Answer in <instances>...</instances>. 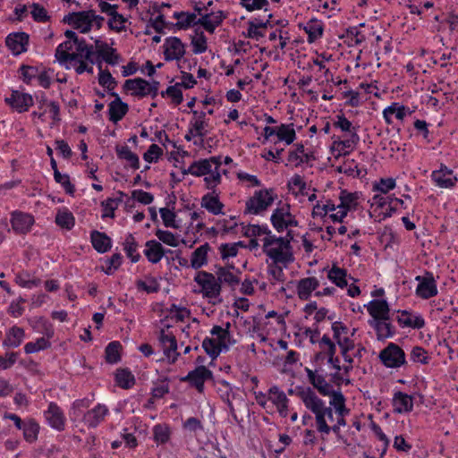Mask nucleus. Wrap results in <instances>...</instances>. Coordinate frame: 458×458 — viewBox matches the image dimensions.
Listing matches in <instances>:
<instances>
[{
	"label": "nucleus",
	"mask_w": 458,
	"mask_h": 458,
	"mask_svg": "<svg viewBox=\"0 0 458 458\" xmlns=\"http://www.w3.org/2000/svg\"><path fill=\"white\" fill-rule=\"evenodd\" d=\"M221 163L218 157H210L208 159H201L196 162H193L188 168V174H191L195 176H202L208 175L210 172H212L213 166L217 170L220 166Z\"/></svg>",
	"instance_id": "nucleus-9"
},
{
	"label": "nucleus",
	"mask_w": 458,
	"mask_h": 458,
	"mask_svg": "<svg viewBox=\"0 0 458 458\" xmlns=\"http://www.w3.org/2000/svg\"><path fill=\"white\" fill-rule=\"evenodd\" d=\"M240 244V242L222 244L219 247L222 259H225L228 258L235 257L238 253Z\"/></svg>",
	"instance_id": "nucleus-55"
},
{
	"label": "nucleus",
	"mask_w": 458,
	"mask_h": 458,
	"mask_svg": "<svg viewBox=\"0 0 458 458\" xmlns=\"http://www.w3.org/2000/svg\"><path fill=\"white\" fill-rule=\"evenodd\" d=\"M288 161L293 163L296 166L309 161V156L304 154L303 145L297 146L294 151L289 153Z\"/></svg>",
	"instance_id": "nucleus-52"
},
{
	"label": "nucleus",
	"mask_w": 458,
	"mask_h": 458,
	"mask_svg": "<svg viewBox=\"0 0 458 458\" xmlns=\"http://www.w3.org/2000/svg\"><path fill=\"white\" fill-rule=\"evenodd\" d=\"M398 321L404 327L414 328H421L425 324L422 318L412 315L407 311H403L399 315Z\"/></svg>",
	"instance_id": "nucleus-38"
},
{
	"label": "nucleus",
	"mask_w": 458,
	"mask_h": 458,
	"mask_svg": "<svg viewBox=\"0 0 458 458\" xmlns=\"http://www.w3.org/2000/svg\"><path fill=\"white\" fill-rule=\"evenodd\" d=\"M268 399L275 404L288 401L285 394L281 391L277 386H272L268 391Z\"/></svg>",
	"instance_id": "nucleus-60"
},
{
	"label": "nucleus",
	"mask_w": 458,
	"mask_h": 458,
	"mask_svg": "<svg viewBox=\"0 0 458 458\" xmlns=\"http://www.w3.org/2000/svg\"><path fill=\"white\" fill-rule=\"evenodd\" d=\"M124 89L131 91V94L135 97L143 98L150 95L148 81L141 79L135 78L125 81Z\"/></svg>",
	"instance_id": "nucleus-17"
},
{
	"label": "nucleus",
	"mask_w": 458,
	"mask_h": 458,
	"mask_svg": "<svg viewBox=\"0 0 458 458\" xmlns=\"http://www.w3.org/2000/svg\"><path fill=\"white\" fill-rule=\"evenodd\" d=\"M211 335L215 336L214 338L216 339V342L221 345L223 349L228 348L230 335L227 328L224 329L220 326H215L211 329Z\"/></svg>",
	"instance_id": "nucleus-45"
},
{
	"label": "nucleus",
	"mask_w": 458,
	"mask_h": 458,
	"mask_svg": "<svg viewBox=\"0 0 458 458\" xmlns=\"http://www.w3.org/2000/svg\"><path fill=\"white\" fill-rule=\"evenodd\" d=\"M115 150L119 158L126 160L132 168H139V157H137L136 154L131 152L128 146H117Z\"/></svg>",
	"instance_id": "nucleus-37"
},
{
	"label": "nucleus",
	"mask_w": 458,
	"mask_h": 458,
	"mask_svg": "<svg viewBox=\"0 0 458 458\" xmlns=\"http://www.w3.org/2000/svg\"><path fill=\"white\" fill-rule=\"evenodd\" d=\"M156 235L158 238L159 241L163 242L164 243L172 246V247H177L178 246V241L174 233L168 231H163V230H157Z\"/></svg>",
	"instance_id": "nucleus-58"
},
{
	"label": "nucleus",
	"mask_w": 458,
	"mask_h": 458,
	"mask_svg": "<svg viewBox=\"0 0 458 458\" xmlns=\"http://www.w3.org/2000/svg\"><path fill=\"white\" fill-rule=\"evenodd\" d=\"M357 193L342 191L339 196L340 203L338 206L348 213L357 208L359 205Z\"/></svg>",
	"instance_id": "nucleus-30"
},
{
	"label": "nucleus",
	"mask_w": 458,
	"mask_h": 458,
	"mask_svg": "<svg viewBox=\"0 0 458 458\" xmlns=\"http://www.w3.org/2000/svg\"><path fill=\"white\" fill-rule=\"evenodd\" d=\"M107 411L108 410L106 406L98 404L84 415L83 420L89 427H96L104 420Z\"/></svg>",
	"instance_id": "nucleus-25"
},
{
	"label": "nucleus",
	"mask_w": 458,
	"mask_h": 458,
	"mask_svg": "<svg viewBox=\"0 0 458 458\" xmlns=\"http://www.w3.org/2000/svg\"><path fill=\"white\" fill-rule=\"evenodd\" d=\"M201 207L214 215L223 214V203L219 200L217 196L212 194H206L201 199Z\"/></svg>",
	"instance_id": "nucleus-29"
},
{
	"label": "nucleus",
	"mask_w": 458,
	"mask_h": 458,
	"mask_svg": "<svg viewBox=\"0 0 458 458\" xmlns=\"http://www.w3.org/2000/svg\"><path fill=\"white\" fill-rule=\"evenodd\" d=\"M125 19L123 17V15L119 14L117 12L113 14L108 21L109 27L112 30H114L116 31H121L124 29V23Z\"/></svg>",
	"instance_id": "nucleus-64"
},
{
	"label": "nucleus",
	"mask_w": 458,
	"mask_h": 458,
	"mask_svg": "<svg viewBox=\"0 0 458 458\" xmlns=\"http://www.w3.org/2000/svg\"><path fill=\"white\" fill-rule=\"evenodd\" d=\"M45 414L51 427L58 430L64 429L65 421L64 416L61 409L55 403H51Z\"/></svg>",
	"instance_id": "nucleus-22"
},
{
	"label": "nucleus",
	"mask_w": 458,
	"mask_h": 458,
	"mask_svg": "<svg viewBox=\"0 0 458 458\" xmlns=\"http://www.w3.org/2000/svg\"><path fill=\"white\" fill-rule=\"evenodd\" d=\"M162 148L158 145L152 144L145 152L143 157L147 162L151 163L153 161H157L158 157L162 155Z\"/></svg>",
	"instance_id": "nucleus-63"
},
{
	"label": "nucleus",
	"mask_w": 458,
	"mask_h": 458,
	"mask_svg": "<svg viewBox=\"0 0 458 458\" xmlns=\"http://www.w3.org/2000/svg\"><path fill=\"white\" fill-rule=\"evenodd\" d=\"M159 341L163 346L164 353L166 358L171 362H174L179 355L177 352V342L175 336L173 334L162 329L160 331Z\"/></svg>",
	"instance_id": "nucleus-10"
},
{
	"label": "nucleus",
	"mask_w": 458,
	"mask_h": 458,
	"mask_svg": "<svg viewBox=\"0 0 458 458\" xmlns=\"http://www.w3.org/2000/svg\"><path fill=\"white\" fill-rule=\"evenodd\" d=\"M7 102L18 112L22 113L33 105V98L27 93L13 91Z\"/></svg>",
	"instance_id": "nucleus-20"
},
{
	"label": "nucleus",
	"mask_w": 458,
	"mask_h": 458,
	"mask_svg": "<svg viewBox=\"0 0 458 458\" xmlns=\"http://www.w3.org/2000/svg\"><path fill=\"white\" fill-rule=\"evenodd\" d=\"M319 347L321 349V352L328 356V362L333 363V357L335 353V345L331 339L328 336L324 335L319 342Z\"/></svg>",
	"instance_id": "nucleus-51"
},
{
	"label": "nucleus",
	"mask_w": 458,
	"mask_h": 458,
	"mask_svg": "<svg viewBox=\"0 0 458 458\" xmlns=\"http://www.w3.org/2000/svg\"><path fill=\"white\" fill-rule=\"evenodd\" d=\"M327 278L341 288H344L348 284L346 270L335 266H333V267L328 271Z\"/></svg>",
	"instance_id": "nucleus-34"
},
{
	"label": "nucleus",
	"mask_w": 458,
	"mask_h": 458,
	"mask_svg": "<svg viewBox=\"0 0 458 458\" xmlns=\"http://www.w3.org/2000/svg\"><path fill=\"white\" fill-rule=\"evenodd\" d=\"M122 199H108L106 201L102 202V206L104 208L103 217H114V210L118 208L119 203Z\"/></svg>",
	"instance_id": "nucleus-57"
},
{
	"label": "nucleus",
	"mask_w": 458,
	"mask_h": 458,
	"mask_svg": "<svg viewBox=\"0 0 458 458\" xmlns=\"http://www.w3.org/2000/svg\"><path fill=\"white\" fill-rule=\"evenodd\" d=\"M50 346L48 339L40 337L36 342H30L25 344L24 350L26 353H34L41 350H45Z\"/></svg>",
	"instance_id": "nucleus-50"
},
{
	"label": "nucleus",
	"mask_w": 458,
	"mask_h": 458,
	"mask_svg": "<svg viewBox=\"0 0 458 458\" xmlns=\"http://www.w3.org/2000/svg\"><path fill=\"white\" fill-rule=\"evenodd\" d=\"M136 286L138 290L144 291L148 293H157L159 290V285L154 279H148V281L138 280Z\"/></svg>",
	"instance_id": "nucleus-56"
},
{
	"label": "nucleus",
	"mask_w": 458,
	"mask_h": 458,
	"mask_svg": "<svg viewBox=\"0 0 458 458\" xmlns=\"http://www.w3.org/2000/svg\"><path fill=\"white\" fill-rule=\"evenodd\" d=\"M334 337L340 348L353 349L354 344L348 336V328L341 322H335L332 325Z\"/></svg>",
	"instance_id": "nucleus-21"
},
{
	"label": "nucleus",
	"mask_w": 458,
	"mask_h": 458,
	"mask_svg": "<svg viewBox=\"0 0 458 458\" xmlns=\"http://www.w3.org/2000/svg\"><path fill=\"white\" fill-rule=\"evenodd\" d=\"M269 281L272 285H276L277 283H282L284 279V275L282 267L276 264L272 265L268 267Z\"/></svg>",
	"instance_id": "nucleus-54"
},
{
	"label": "nucleus",
	"mask_w": 458,
	"mask_h": 458,
	"mask_svg": "<svg viewBox=\"0 0 458 458\" xmlns=\"http://www.w3.org/2000/svg\"><path fill=\"white\" fill-rule=\"evenodd\" d=\"M146 257L151 263H157L165 255L164 248L161 243L151 240L146 242V250H144Z\"/></svg>",
	"instance_id": "nucleus-26"
},
{
	"label": "nucleus",
	"mask_w": 458,
	"mask_h": 458,
	"mask_svg": "<svg viewBox=\"0 0 458 458\" xmlns=\"http://www.w3.org/2000/svg\"><path fill=\"white\" fill-rule=\"evenodd\" d=\"M25 336L24 330L18 327H12L6 335L4 344L9 347L19 346Z\"/></svg>",
	"instance_id": "nucleus-36"
},
{
	"label": "nucleus",
	"mask_w": 458,
	"mask_h": 458,
	"mask_svg": "<svg viewBox=\"0 0 458 458\" xmlns=\"http://www.w3.org/2000/svg\"><path fill=\"white\" fill-rule=\"evenodd\" d=\"M99 69H101V67H99ZM98 82L108 89H113L115 86V81L108 71L100 70Z\"/></svg>",
	"instance_id": "nucleus-62"
},
{
	"label": "nucleus",
	"mask_w": 458,
	"mask_h": 458,
	"mask_svg": "<svg viewBox=\"0 0 458 458\" xmlns=\"http://www.w3.org/2000/svg\"><path fill=\"white\" fill-rule=\"evenodd\" d=\"M154 438L157 443L164 444L169 439V429L163 425L154 427Z\"/></svg>",
	"instance_id": "nucleus-59"
},
{
	"label": "nucleus",
	"mask_w": 458,
	"mask_h": 458,
	"mask_svg": "<svg viewBox=\"0 0 458 458\" xmlns=\"http://www.w3.org/2000/svg\"><path fill=\"white\" fill-rule=\"evenodd\" d=\"M297 396L315 415L316 427L319 433L328 435L331 430L336 433L345 425L344 416L349 413V410L341 392L332 393L330 406H327L310 387L300 389Z\"/></svg>",
	"instance_id": "nucleus-1"
},
{
	"label": "nucleus",
	"mask_w": 458,
	"mask_h": 458,
	"mask_svg": "<svg viewBox=\"0 0 458 458\" xmlns=\"http://www.w3.org/2000/svg\"><path fill=\"white\" fill-rule=\"evenodd\" d=\"M367 310L373 320L389 319V306L385 300H373L368 306Z\"/></svg>",
	"instance_id": "nucleus-19"
},
{
	"label": "nucleus",
	"mask_w": 458,
	"mask_h": 458,
	"mask_svg": "<svg viewBox=\"0 0 458 458\" xmlns=\"http://www.w3.org/2000/svg\"><path fill=\"white\" fill-rule=\"evenodd\" d=\"M65 37L69 39L60 44L55 50V58L58 63L66 69L74 68L81 74L84 72L93 73L94 52L93 47H89L84 40H79L72 30H66Z\"/></svg>",
	"instance_id": "nucleus-2"
},
{
	"label": "nucleus",
	"mask_w": 458,
	"mask_h": 458,
	"mask_svg": "<svg viewBox=\"0 0 458 458\" xmlns=\"http://www.w3.org/2000/svg\"><path fill=\"white\" fill-rule=\"evenodd\" d=\"M271 222L274 227L278 231H284L291 226H297L298 222L290 212V207L287 204L277 208L271 216Z\"/></svg>",
	"instance_id": "nucleus-8"
},
{
	"label": "nucleus",
	"mask_w": 458,
	"mask_h": 458,
	"mask_svg": "<svg viewBox=\"0 0 458 458\" xmlns=\"http://www.w3.org/2000/svg\"><path fill=\"white\" fill-rule=\"evenodd\" d=\"M193 114L196 117L192 123L191 133H192L194 136L203 137L207 133L206 128L208 126V123L205 121L206 113H198L197 111H194Z\"/></svg>",
	"instance_id": "nucleus-35"
},
{
	"label": "nucleus",
	"mask_w": 458,
	"mask_h": 458,
	"mask_svg": "<svg viewBox=\"0 0 458 458\" xmlns=\"http://www.w3.org/2000/svg\"><path fill=\"white\" fill-rule=\"evenodd\" d=\"M319 283L315 277H307L299 281L297 285V294L301 300H308L311 293L316 290Z\"/></svg>",
	"instance_id": "nucleus-24"
},
{
	"label": "nucleus",
	"mask_w": 458,
	"mask_h": 458,
	"mask_svg": "<svg viewBox=\"0 0 458 458\" xmlns=\"http://www.w3.org/2000/svg\"><path fill=\"white\" fill-rule=\"evenodd\" d=\"M276 136L279 140L284 141L288 145L293 143L296 137L293 124H281L278 126Z\"/></svg>",
	"instance_id": "nucleus-40"
},
{
	"label": "nucleus",
	"mask_w": 458,
	"mask_h": 458,
	"mask_svg": "<svg viewBox=\"0 0 458 458\" xmlns=\"http://www.w3.org/2000/svg\"><path fill=\"white\" fill-rule=\"evenodd\" d=\"M12 227L17 233H27L34 224V218L30 214L14 212L12 216Z\"/></svg>",
	"instance_id": "nucleus-13"
},
{
	"label": "nucleus",
	"mask_w": 458,
	"mask_h": 458,
	"mask_svg": "<svg viewBox=\"0 0 458 458\" xmlns=\"http://www.w3.org/2000/svg\"><path fill=\"white\" fill-rule=\"evenodd\" d=\"M306 373L310 384L318 390L323 395H329L332 397V393L335 391L332 389L330 384H328L324 377L318 371H313L310 369H306Z\"/></svg>",
	"instance_id": "nucleus-16"
},
{
	"label": "nucleus",
	"mask_w": 458,
	"mask_h": 458,
	"mask_svg": "<svg viewBox=\"0 0 458 458\" xmlns=\"http://www.w3.org/2000/svg\"><path fill=\"white\" fill-rule=\"evenodd\" d=\"M410 356H411V360H413L414 362H419V363H422V364L428 363V353L421 347H419V346L413 347L411 352Z\"/></svg>",
	"instance_id": "nucleus-61"
},
{
	"label": "nucleus",
	"mask_w": 458,
	"mask_h": 458,
	"mask_svg": "<svg viewBox=\"0 0 458 458\" xmlns=\"http://www.w3.org/2000/svg\"><path fill=\"white\" fill-rule=\"evenodd\" d=\"M159 213L165 227H171L174 229L180 228V225L176 223L175 220L176 215L173 210L166 208H162L159 209Z\"/></svg>",
	"instance_id": "nucleus-47"
},
{
	"label": "nucleus",
	"mask_w": 458,
	"mask_h": 458,
	"mask_svg": "<svg viewBox=\"0 0 458 458\" xmlns=\"http://www.w3.org/2000/svg\"><path fill=\"white\" fill-rule=\"evenodd\" d=\"M275 200L272 190H260L246 202V210L250 214H259L266 210Z\"/></svg>",
	"instance_id": "nucleus-6"
},
{
	"label": "nucleus",
	"mask_w": 458,
	"mask_h": 458,
	"mask_svg": "<svg viewBox=\"0 0 458 458\" xmlns=\"http://www.w3.org/2000/svg\"><path fill=\"white\" fill-rule=\"evenodd\" d=\"M184 54V45L178 38H170L165 40V56L166 60H179Z\"/></svg>",
	"instance_id": "nucleus-15"
},
{
	"label": "nucleus",
	"mask_w": 458,
	"mask_h": 458,
	"mask_svg": "<svg viewBox=\"0 0 458 458\" xmlns=\"http://www.w3.org/2000/svg\"><path fill=\"white\" fill-rule=\"evenodd\" d=\"M432 179L440 188H453L457 182L454 172L445 165H441L439 170L432 173Z\"/></svg>",
	"instance_id": "nucleus-12"
},
{
	"label": "nucleus",
	"mask_w": 458,
	"mask_h": 458,
	"mask_svg": "<svg viewBox=\"0 0 458 458\" xmlns=\"http://www.w3.org/2000/svg\"><path fill=\"white\" fill-rule=\"evenodd\" d=\"M221 21L222 18L218 14H206L199 19L198 23L201 24L208 32H213Z\"/></svg>",
	"instance_id": "nucleus-44"
},
{
	"label": "nucleus",
	"mask_w": 458,
	"mask_h": 458,
	"mask_svg": "<svg viewBox=\"0 0 458 458\" xmlns=\"http://www.w3.org/2000/svg\"><path fill=\"white\" fill-rule=\"evenodd\" d=\"M91 242L94 249L100 253L108 251L112 246L111 239L106 233L98 231L92 232Z\"/></svg>",
	"instance_id": "nucleus-27"
},
{
	"label": "nucleus",
	"mask_w": 458,
	"mask_h": 458,
	"mask_svg": "<svg viewBox=\"0 0 458 458\" xmlns=\"http://www.w3.org/2000/svg\"><path fill=\"white\" fill-rule=\"evenodd\" d=\"M416 280L419 281V284L416 289V293L423 298L428 299L437 295V289L436 282L431 275L427 274L425 276H417Z\"/></svg>",
	"instance_id": "nucleus-11"
},
{
	"label": "nucleus",
	"mask_w": 458,
	"mask_h": 458,
	"mask_svg": "<svg viewBox=\"0 0 458 458\" xmlns=\"http://www.w3.org/2000/svg\"><path fill=\"white\" fill-rule=\"evenodd\" d=\"M55 223L60 227L70 230L74 226V216L66 209L59 210L55 216Z\"/></svg>",
	"instance_id": "nucleus-42"
},
{
	"label": "nucleus",
	"mask_w": 458,
	"mask_h": 458,
	"mask_svg": "<svg viewBox=\"0 0 458 458\" xmlns=\"http://www.w3.org/2000/svg\"><path fill=\"white\" fill-rule=\"evenodd\" d=\"M202 347L212 359L216 358L223 350L215 338H206L202 343Z\"/></svg>",
	"instance_id": "nucleus-46"
},
{
	"label": "nucleus",
	"mask_w": 458,
	"mask_h": 458,
	"mask_svg": "<svg viewBox=\"0 0 458 458\" xmlns=\"http://www.w3.org/2000/svg\"><path fill=\"white\" fill-rule=\"evenodd\" d=\"M121 345L117 342L110 343L106 348V359L109 363H115L120 360Z\"/></svg>",
	"instance_id": "nucleus-53"
},
{
	"label": "nucleus",
	"mask_w": 458,
	"mask_h": 458,
	"mask_svg": "<svg viewBox=\"0 0 458 458\" xmlns=\"http://www.w3.org/2000/svg\"><path fill=\"white\" fill-rule=\"evenodd\" d=\"M383 364L388 368H399L405 362L404 352L397 344L390 343L379 353Z\"/></svg>",
	"instance_id": "nucleus-7"
},
{
	"label": "nucleus",
	"mask_w": 458,
	"mask_h": 458,
	"mask_svg": "<svg viewBox=\"0 0 458 458\" xmlns=\"http://www.w3.org/2000/svg\"><path fill=\"white\" fill-rule=\"evenodd\" d=\"M23 435L24 438L28 442H34L37 437L39 431V426L38 423H36L34 420H30L26 422L23 426Z\"/></svg>",
	"instance_id": "nucleus-49"
},
{
	"label": "nucleus",
	"mask_w": 458,
	"mask_h": 458,
	"mask_svg": "<svg viewBox=\"0 0 458 458\" xmlns=\"http://www.w3.org/2000/svg\"><path fill=\"white\" fill-rule=\"evenodd\" d=\"M384 118L387 123H392V117L394 115L398 120H403L406 115V108L403 106L394 104L386 108L383 112Z\"/></svg>",
	"instance_id": "nucleus-41"
},
{
	"label": "nucleus",
	"mask_w": 458,
	"mask_h": 458,
	"mask_svg": "<svg viewBox=\"0 0 458 458\" xmlns=\"http://www.w3.org/2000/svg\"><path fill=\"white\" fill-rule=\"evenodd\" d=\"M216 277L219 284H227L230 286H235L240 280L237 275L226 267H219L216 272Z\"/></svg>",
	"instance_id": "nucleus-33"
},
{
	"label": "nucleus",
	"mask_w": 458,
	"mask_h": 458,
	"mask_svg": "<svg viewBox=\"0 0 458 458\" xmlns=\"http://www.w3.org/2000/svg\"><path fill=\"white\" fill-rule=\"evenodd\" d=\"M115 381L124 389L131 388L135 383L133 375L127 369H118L115 373Z\"/></svg>",
	"instance_id": "nucleus-43"
},
{
	"label": "nucleus",
	"mask_w": 458,
	"mask_h": 458,
	"mask_svg": "<svg viewBox=\"0 0 458 458\" xmlns=\"http://www.w3.org/2000/svg\"><path fill=\"white\" fill-rule=\"evenodd\" d=\"M212 377V372L204 366L196 368L193 371L190 372L184 378L188 380L193 386H195L199 393L204 389V383L207 379Z\"/></svg>",
	"instance_id": "nucleus-14"
},
{
	"label": "nucleus",
	"mask_w": 458,
	"mask_h": 458,
	"mask_svg": "<svg viewBox=\"0 0 458 458\" xmlns=\"http://www.w3.org/2000/svg\"><path fill=\"white\" fill-rule=\"evenodd\" d=\"M65 21L81 33H88L94 23H96L98 27H100L104 19L96 15L93 10H89L70 13L65 18Z\"/></svg>",
	"instance_id": "nucleus-5"
},
{
	"label": "nucleus",
	"mask_w": 458,
	"mask_h": 458,
	"mask_svg": "<svg viewBox=\"0 0 458 458\" xmlns=\"http://www.w3.org/2000/svg\"><path fill=\"white\" fill-rule=\"evenodd\" d=\"M370 325L376 329L377 338L384 340L393 335V328L388 319L371 320Z\"/></svg>",
	"instance_id": "nucleus-31"
},
{
	"label": "nucleus",
	"mask_w": 458,
	"mask_h": 458,
	"mask_svg": "<svg viewBox=\"0 0 458 458\" xmlns=\"http://www.w3.org/2000/svg\"><path fill=\"white\" fill-rule=\"evenodd\" d=\"M290 241L291 239L276 237L272 233L260 239L264 253L275 264H287L293 260Z\"/></svg>",
	"instance_id": "nucleus-3"
},
{
	"label": "nucleus",
	"mask_w": 458,
	"mask_h": 458,
	"mask_svg": "<svg viewBox=\"0 0 458 458\" xmlns=\"http://www.w3.org/2000/svg\"><path fill=\"white\" fill-rule=\"evenodd\" d=\"M28 42L29 37L23 32L11 34L6 38V45L14 55L25 52Z\"/></svg>",
	"instance_id": "nucleus-18"
},
{
	"label": "nucleus",
	"mask_w": 458,
	"mask_h": 458,
	"mask_svg": "<svg viewBox=\"0 0 458 458\" xmlns=\"http://www.w3.org/2000/svg\"><path fill=\"white\" fill-rule=\"evenodd\" d=\"M394 411L397 413L409 412L412 410V397L407 394L397 392L393 398Z\"/></svg>",
	"instance_id": "nucleus-23"
},
{
	"label": "nucleus",
	"mask_w": 458,
	"mask_h": 458,
	"mask_svg": "<svg viewBox=\"0 0 458 458\" xmlns=\"http://www.w3.org/2000/svg\"><path fill=\"white\" fill-rule=\"evenodd\" d=\"M208 250L209 246L208 243H206L197 248L193 251L191 258V266L193 268L198 269L207 263V256Z\"/></svg>",
	"instance_id": "nucleus-32"
},
{
	"label": "nucleus",
	"mask_w": 458,
	"mask_h": 458,
	"mask_svg": "<svg viewBox=\"0 0 458 458\" xmlns=\"http://www.w3.org/2000/svg\"><path fill=\"white\" fill-rule=\"evenodd\" d=\"M108 111L110 121L117 123L126 114L128 106L122 102L120 98L116 97L115 99L110 103Z\"/></svg>",
	"instance_id": "nucleus-28"
},
{
	"label": "nucleus",
	"mask_w": 458,
	"mask_h": 458,
	"mask_svg": "<svg viewBox=\"0 0 458 458\" xmlns=\"http://www.w3.org/2000/svg\"><path fill=\"white\" fill-rule=\"evenodd\" d=\"M137 247L138 245L134 237L131 234L128 235L124 242V250L132 262H137L140 259V254L137 252Z\"/></svg>",
	"instance_id": "nucleus-48"
},
{
	"label": "nucleus",
	"mask_w": 458,
	"mask_h": 458,
	"mask_svg": "<svg viewBox=\"0 0 458 458\" xmlns=\"http://www.w3.org/2000/svg\"><path fill=\"white\" fill-rule=\"evenodd\" d=\"M194 281L199 287L197 292L201 293L203 297L213 300L214 304L216 301H221L219 299L221 284L215 275L206 271H199L194 277Z\"/></svg>",
	"instance_id": "nucleus-4"
},
{
	"label": "nucleus",
	"mask_w": 458,
	"mask_h": 458,
	"mask_svg": "<svg viewBox=\"0 0 458 458\" xmlns=\"http://www.w3.org/2000/svg\"><path fill=\"white\" fill-rule=\"evenodd\" d=\"M289 190L296 196L308 195V187L301 175L295 174L288 182Z\"/></svg>",
	"instance_id": "nucleus-39"
}]
</instances>
